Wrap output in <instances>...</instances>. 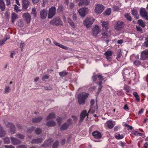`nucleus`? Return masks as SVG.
<instances>
[{
  "instance_id": "423d86ee",
  "label": "nucleus",
  "mask_w": 148,
  "mask_h": 148,
  "mask_svg": "<svg viewBox=\"0 0 148 148\" xmlns=\"http://www.w3.org/2000/svg\"><path fill=\"white\" fill-rule=\"evenodd\" d=\"M88 11V8L85 7H83L79 9L78 11V12L81 16L84 17Z\"/></svg>"
},
{
  "instance_id": "9d476101",
  "label": "nucleus",
  "mask_w": 148,
  "mask_h": 148,
  "mask_svg": "<svg viewBox=\"0 0 148 148\" xmlns=\"http://www.w3.org/2000/svg\"><path fill=\"white\" fill-rule=\"evenodd\" d=\"M30 2L28 0H22V9L24 11L27 10V9L29 6Z\"/></svg>"
},
{
  "instance_id": "13d9d810",
  "label": "nucleus",
  "mask_w": 148,
  "mask_h": 148,
  "mask_svg": "<svg viewBox=\"0 0 148 148\" xmlns=\"http://www.w3.org/2000/svg\"><path fill=\"white\" fill-rule=\"evenodd\" d=\"M119 9V8L118 6L115 5L113 7V10L114 11H116L118 10Z\"/></svg>"
},
{
  "instance_id": "8fccbe9b",
  "label": "nucleus",
  "mask_w": 148,
  "mask_h": 148,
  "mask_svg": "<svg viewBox=\"0 0 148 148\" xmlns=\"http://www.w3.org/2000/svg\"><path fill=\"white\" fill-rule=\"evenodd\" d=\"M145 41L143 44V46L148 47V40H147L146 38L145 39Z\"/></svg>"
},
{
  "instance_id": "052dcab7",
  "label": "nucleus",
  "mask_w": 148,
  "mask_h": 148,
  "mask_svg": "<svg viewBox=\"0 0 148 148\" xmlns=\"http://www.w3.org/2000/svg\"><path fill=\"white\" fill-rule=\"evenodd\" d=\"M10 92V87L9 86L6 87L5 89V93H8Z\"/></svg>"
},
{
  "instance_id": "473e14b6",
  "label": "nucleus",
  "mask_w": 148,
  "mask_h": 148,
  "mask_svg": "<svg viewBox=\"0 0 148 148\" xmlns=\"http://www.w3.org/2000/svg\"><path fill=\"white\" fill-rule=\"evenodd\" d=\"M56 117V115L53 112L49 114L46 119V120L49 119H53Z\"/></svg>"
},
{
  "instance_id": "393cba45",
  "label": "nucleus",
  "mask_w": 148,
  "mask_h": 148,
  "mask_svg": "<svg viewBox=\"0 0 148 148\" xmlns=\"http://www.w3.org/2000/svg\"><path fill=\"white\" fill-rule=\"evenodd\" d=\"M42 141V138L35 139L33 140L32 141V143L38 144L41 143Z\"/></svg>"
},
{
  "instance_id": "a18cd8bd",
  "label": "nucleus",
  "mask_w": 148,
  "mask_h": 148,
  "mask_svg": "<svg viewBox=\"0 0 148 148\" xmlns=\"http://www.w3.org/2000/svg\"><path fill=\"white\" fill-rule=\"evenodd\" d=\"M95 111V107L94 106H90V109L88 111L89 113H94Z\"/></svg>"
},
{
  "instance_id": "bf43d9fd",
  "label": "nucleus",
  "mask_w": 148,
  "mask_h": 148,
  "mask_svg": "<svg viewBox=\"0 0 148 148\" xmlns=\"http://www.w3.org/2000/svg\"><path fill=\"white\" fill-rule=\"evenodd\" d=\"M49 78V76L47 75H46L42 77V80L43 81H45L46 79H48Z\"/></svg>"
},
{
  "instance_id": "49530a36",
  "label": "nucleus",
  "mask_w": 148,
  "mask_h": 148,
  "mask_svg": "<svg viewBox=\"0 0 148 148\" xmlns=\"http://www.w3.org/2000/svg\"><path fill=\"white\" fill-rule=\"evenodd\" d=\"M115 138L117 139H122L123 138V136L122 134L120 135L118 134L115 136Z\"/></svg>"
},
{
  "instance_id": "09e8293b",
  "label": "nucleus",
  "mask_w": 148,
  "mask_h": 148,
  "mask_svg": "<svg viewBox=\"0 0 148 148\" xmlns=\"http://www.w3.org/2000/svg\"><path fill=\"white\" fill-rule=\"evenodd\" d=\"M14 9L16 12H19L21 11V10H20L19 9V7H18L17 5H14Z\"/></svg>"
},
{
  "instance_id": "6ab92c4d",
  "label": "nucleus",
  "mask_w": 148,
  "mask_h": 148,
  "mask_svg": "<svg viewBox=\"0 0 148 148\" xmlns=\"http://www.w3.org/2000/svg\"><path fill=\"white\" fill-rule=\"evenodd\" d=\"M101 23L103 29L107 30L108 28L109 22L108 21H101Z\"/></svg>"
},
{
  "instance_id": "0eeeda50",
  "label": "nucleus",
  "mask_w": 148,
  "mask_h": 148,
  "mask_svg": "<svg viewBox=\"0 0 148 148\" xmlns=\"http://www.w3.org/2000/svg\"><path fill=\"white\" fill-rule=\"evenodd\" d=\"M140 15L143 18H145L146 20L148 21V16L147 12L145 8H141L140 9Z\"/></svg>"
},
{
  "instance_id": "a19ab883",
  "label": "nucleus",
  "mask_w": 148,
  "mask_h": 148,
  "mask_svg": "<svg viewBox=\"0 0 148 148\" xmlns=\"http://www.w3.org/2000/svg\"><path fill=\"white\" fill-rule=\"evenodd\" d=\"M68 22L71 27H75V24L72 21L71 19L69 18L68 19Z\"/></svg>"
},
{
  "instance_id": "7ed1b4c3",
  "label": "nucleus",
  "mask_w": 148,
  "mask_h": 148,
  "mask_svg": "<svg viewBox=\"0 0 148 148\" xmlns=\"http://www.w3.org/2000/svg\"><path fill=\"white\" fill-rule=\"evenodd\" d=\"M94 21V19L93 18L87 17L84 20V24L87 28H88L91 27Z\"/></svg>"
},
{
  "instance_id": "e2e57ef3",
  "label": "nucleus",
  "mask_w": 148,
  "mask_h": 148,
  "mask_svg": "<svg viewBox=\"0 0 148 148\" xmlns=\"http://www.w3.org/2000/svg\"><path fill=\"white\" fill-rule=\"evenodd\" d=\"M34 127H32L31 128L27 130V132L31 133L33 131Z\"/></svg>"
},
{
  "instance_id": "6e6d98bb",
  "label": "nucleus",
  "mask_w": 148,
  "mask_h": 148,
  "mask_svg": "<svg viewBox=\"0 0 148 148\" xmlns=\"http://www.w3.org/2000/svg\"><path fill=\"white\" fill-rule=\"evenodd\" d=\"M35 132L37 134H39L41 132V130L39 128H37L35 130Z\"/></svg>"
},
{
  "instance_id": "c85d7f7f",
  "label": "nucleus",
  "mask_w": 148,
  "mask_h": 148,
  "mask_svg": "<svg viewBox=\"0 0 148 148\" xmlns=\"http://www.w3.org/2000/svg\"><path fill=\"white\" fill-rule=\"evenodd\" d=\"M69 126V124H67V122H65L61 125L60 128V130H66Z\"/></svg>"
},
{
  "instance_id": "f8f14e48",
  "label": "nucleus",
  "mask_w": 148,
  "mask_h": 148,
  "mask_svg": "<svg viewBox=\"0 0 148 148\" xmlns=\"http://www.w3.org/2000/svg\"><path fill=\"white\" fill-rule=\"evenodd\" d=\"M48 14V11L47 9L41 10L40 12V16L42 19H45L47 17Z\"/></svg>"
},
{
  "instance_id": "dca6fc26",
  "label": "nucleus",
  "mask_w": 148,
  "mask_h": 148,
  "mask_svg": "<svg viewBox=\"0 0 148 148\" xmlns=\"http://www.w3.org/2000/svg\"><path fill=\"white\" fill-rule=\"evenodd\" d=\"M92 30V34L94 36H96L99 33L100 31L99 26L96 25L93 28Z\"/></svg>"
},
{
  "instance_id": "c03bdc74",
  "label": "nucleus",
  "mask_w": 148,
  "mask_h": 148,
  "mask_svg": "<svg viewBox=\"0 0 148 148\" xmlns=\"http://www.w3.org/2000/svg\"><path fill=\"white\" fill-rule=\"evenodd\" d=\"M59 144V141L58 140L56 141L53 144L52 146L53 148H57L58 147Z\"/></svg>"
},
{
  "instance_id": "9b49d317",
  "label": "nucleus",
  "mask_w": 148,
  "mask_h": 148,
  "mask_svg": "<svg viewBox=\"0 0 148 148\" xmlns=\"http://www.w3.org/2000/svg\"><path fill=\"white\" fill-rule=\"evenodd\" d=\"M140 59L143 60L148 59V50H145L142 52Z\"/></svg>"
},
{
  "instance_id": "0e129e2a",
  "label": "nucleus",
  "mask_w": 148,
  "mask_h": 148,
  "mask_svg": "<svg viewBox=\"0 0 148 148\" xmlns=\"http://www.w3.org/2000/svg\"><path fill=\"white\" fill-rule=\"evenodd\" d=\"M27 146L25 145H21L18 146L17 148H27Z\"/></svg>"
},
{
  "instance_id": "4c0bfd02",
  "label": "nucleus",
  "mask_w": 148,
  "mask_h": 148,
  "mask_svg": "<svg viewBox=\"0 0 148 148\" xmlns=\"http://www.w3.org/2000/svg\"><path fill=\"white\" fill-rule=\"evenodd\" d=\"M17 25L20 27H23L24 25V23L22 19L19 20L17 22Z\"/></svg>"
},
{
  "instance_id": "ea45409f",
  "label": "nucleus",
  "mask_w": 148,
  "mask_h": 148,
  "mask_svg": "<svg viewBox=\"0 0 148 148\" xmlns=\"http://www.w3.org/2000/svg\"><path fill=\"white\" fill-rule=\"evenodd\" d=\"M122 56V54L121 52V50L120 49H119L117 52V59H118L119 58Z\"/></svg>"
},
{
  "instance_id": "f03ea898",
  "label": "nucleus",
  "mask_w": 148,
  "mask_h": 148,
  "mask_svg": "<svg viewBox=\"0 0 148 148\" xmlns=\"http://www.w3.org/2000/svg\"><path fill=\"white\" fill-rule=\"evenodd\" d=\"M50 23L51 25L55 26L62 25V22L58 16L55 17L50 21Z\"/></svg>"
},
{
  "instance_id": "338daca9",
  "label": "nucleus",
  "mask_w": 148,
  "mask_h": 148,
  "mask_svg": "<svg viewBox=\"0 0 148 148\" xmlns=\"http://www.w3.org/2000/svg\"><path fill=\"white\" fill-rule=\"evenodd\" d=\"M125 90L127 92H129V87L128 86H126L125 87Z\"/></svg>"
},
{
  "instance_id": "c9c22d12",
  "label": "nucleus",
  "mask_w": 148,
  "mask_h": 148,
  "mask_svg": "<svg viewBox=\"0 0 148 148\" xmlns=\"http://www.w3.org/2000/svg\"><path fill=\"white\" fill-rule=\"evenodd\" d=\"M68 73V72L64 70L60 72L59 73V75L61 77H63L65 76Z\"/></svg>"
},
{
  "instance_id": "5fc2aeb1",
  "label": "nucleus",
  "mask_w": 148,
  "mask_h": 148,
  "mask_svg": "<svg viewBox=\"0 0 148 148\" xmlns=\"http://www.w3.org/2000/svg\"><path fill=\"white\" fill-rule=\"evenodd\" d=\"M141 62L138 60H135L134 62V63L136 66H138L140 64Z\"/></svg>"
},
{
  "instance_id": "6e6552de",
  "label": "nucleus",
  "mask_w": 148,
  "mask_h": 148,
  "mask_svg": "<svg viewBox=\"0 0 148 148\" xmlns=\"http://www.w3.org/2000/svg\"><path fill=\"white\" fill-rule=\"evenodd\" d=\"M10 128L9 132L12 134H14L16 132V129L15 126L13 124L8 123V124L6 126Z\"/></svg>"
},
{
  "instance_id": "4468645a",
  "label": "nucleus",
  "mask_w": 148,
  "mask_h": 148,
  "mask_svg": "<svg viewBox=\"0 0 148 148\" xmlns=\"http://www.w3.org/2000/svg\"><path fill=\"white\" fill-rule=\"evenodd\" d=\"M92 135L95 138L99 139L101 138L102 135L101 133L98 131H95L92 133Z\"/></svg>"
},
{
  "instance_id": "58836bf2",
  "label": "nucleus",
  "mask_w": 148,
  "mask_h": 148,
  "mask_svg": "<svg viewBox=\"0 0 148 148\" xmlns=\"http://www.w3.org/2000/svg\"><path fill=\"white\" fill-rule=\"evenodd\" d=\"M111 13L110 8H108L103 13V14L104 16L109 15Z\"/></svg>"
},
{
  "instance_id": "79ce46f5",
  "label": "nucleus",
  "mask_w": 148,
  "mask_h": 148,
  "mask_svg": "<svg viewBox=\"0 0 148 148\" xmlns=\"http://www.w3.org/2000/svg\"><path fill=\"white\" fill-rule=\"evenodd\" d=\"M133 95L135 97L136 100L137 101H138L140 100V98L139 97V96L138 95L137 93L136 92H133Z\"/></svg>"
},
{
  "instance_id": "a878e982",
  "label": "nucleus",
  "mask_w": 148,
  "mask_h": 148,
  "mask_svg": "<svg viewBox=\"0 0 148 148\" xmlns=\"http://www.w3.org/2000/svg\"><path fill=\"white\" fill-rule=\"evenodd\" d=\"M89 0H83L82 1L79 3V6L84 5H89Z\"/></svg>"
},
{
  "instance_id": "a211bd4d",
  "label": "nucleus",
  "mask_w": 148,
  "mask_h": 148,
  "mask_svg": "<svg viewBox=\"0 0 148 148\" xmlns=\"http://www.w3.org/2000/svg\"><path fill=\"white\" fill-rule=\"evenodd\" d=\"M43 117L42 116H40L37 117L33 118L32 122L34 123H37L40 122L43 119Z\"/></svg>"
},
{
  "instance_id": "e433bc0d",
  "label": "nucleus",
  "mask_w": 148,
  "mask_h": 148,
  "mask_svg": "<svg viewBox=\"0 0 148 148\" xmlns=\"http://www.w3.org/2000/svg\"><path fill=\"white\" fill-rule=\"evenodd\" d=\"M124 16L127 20L129 21H132V18L130 15L129 13H125L124 14Z\"/></svg>"
},
{
  "instance_id": "4d7b16f0",
  "label": "nucleus",
  "mask_w": 148,
  "mask_h": 148,
  "mask_svg": "<svg viewBox=\"0 0 148 148\" xmlns=\"http://www.w3.org/2000/svg\"><path fill=\"white\" fill-rule=\"evenodd\" d=\"M9 38H6L5 39H4L2 40H1L0 41V45H2Z\"/></svg>"
},
{
  "instance_id": "c756f323",
  "label": "nucleus",
  "mask_w": 148,
  "mask_h": 148,
  "mask_svg": "<svg viewBox=\"0 0 148 148\" xmlns=\"http://www.w3.org/2000/svg\"><path fill=\"white\" fill-rule=\"evenodd\" d=\"M31 14L33 16V17L34 18H36L37 17V12L36 11V10L35 7L32 8V12H31Z\"/></svg>"
},
{
  "instance_id": "f3484780",
  "label": "nucleus",
  "mask_w": 148,
  "mask_h": 148,
  "mask_svg": "<svg viewBox=\"0 0 148 148\" xmlns=\"http://www.w3.org/2000/svg\"><path fill=\"white\" fill-rule=\"evenodd\" d=\"M10 139L14 145H17L21 143V141L18 138L14 137H11Z\"/></svg>"
},
{
  "instance_id": "774afa93",
  "label": "nucleus",
  "mask_w": 148,
  "mask_h": 148,
  "mask_svg": "<svg viewBox=\"0 0 148 148\" xmlns=\"http://www.w3.org/2000/svg\"><path fill=\"white\" fill-rule=\"evenodd\" d=\"M144 147L145 148H148V142H146L144 144Z\"/></svg>"
},
{
  "instance_id": "39448f33",
  "label": "nucleus",
  "mask_w": 148,
  "mask_h": 148,
  "mask_svg": "<svg viewBox=\"0 0 148 148\" xmlns=\"http://www.w3.org/2000/svg\"><path fill=\"white\" fill-rule=\"evenodd\" d=\"M56 8L55 7L52 6L49 8L48 11V19L52 18L56 14Z\"/></svg>"
},
{
  "instance_id": "ddd939ff",
  "label": "nucleus",
  "mask_w": 148,
  "mask_h": 148,
  "mask_svg": "<svg viewBox=\"0 0 148 148\" xmlns=\"http://www.w3.org/2000/svg\"><path fill=\"white\" fill-rule=\"evenodd\" d=\"M23 17L25 20L26 21L27 23H30L31 19V16L28 13H25L23 15Z\"/></svg>"
},
{
  "instance_id": "69168bd1",
  "label": "nucleus",
  "mask_w": 148,
  "mask_h": 148,
  "mask_svg": "<svg viewBox=\"0 0 148 148\" xmlns=\"http://www.w3.org/2000/svg\"><path fill=\"white\" fill-rule=\"evenodd\" d=\"M4 147L5 148H15L14 147L11 145H4Z\"/></svg>"
},
{
  "instance_id": "680f3d73",
  "label": "nucleus",
  "mask_w": 148,
  "mask_h": 148,
  "mask_svg": "<svg viewBox=\"0 0 148 148\" xmlns=\"http://www.w3.org/2000/svg\"><path fill=\"white\" fill-rule=\"evenodd\" d=\"M90 106H94L93 105L95 103V100L94 99H92L90 101Z\"/></svg>"
},
{
  "instance_id": "20e7f679",
  "label": "nucleus",
  "mask_w": 148,
  "mask_h": 148,
  "mask_svg": "<svg viewBox=\"0 0 148 148\" xmlns=\"http://www.w3.org/2000/svg\"><path fill=\"white\" fill-rule=\"evenodd\" d=\"M114 28L118 31L122 30L125 26L124 22L120 21H116L115 24Z\"/></svg>"
},
{
  "instance_id": "72a5a7b5",
  "label": "nucleus",
  "mask_w": 148,
  "mask_h": 148,
  "mask_svg": "<svg viewBox=\"0 0 148 148\" xmlns=\"http://www.w3.org/2000/svg\"><path fill=\"white\" fill-rule=\"evenodd\" d=\"M5 132L3 129V127L0 125V137H2L5 136Z\"/></svg>"
},
{
  "instance_id": "5701e85b",
  "label": "nucleus",
  "mask_w": 148,
  "mask_h": 148,
  "mask_svg": "<svg viewBox=\"0 0 148 148\" xmlns=\"http://www.w3.org/2000/svg\"><path fill=\"white\" fill-rule=\"evenodd\" d=\"M53 42L54 45L56 46H58L59 47H60L63 49H64L67 50L68 49V47L65 46L63 45L56 42L55 40H54L53 41Z\"/></svg>"
},
{
  "instance_id": "f704fd0d",
  "label": "nucleus",
  "mask_w": 148,
  "mask_h": 148,
  "mask_svg": "<svg viewBox=\"0 0 148 148\" xmlns=\"http://www.w3.org/2000/svg\"><path fill=\"white\" fill-rule=\"evenodd\" d=\"M138 24L141 26L144 27L145 26V23L142 19H139L138 21Z\"/></svg>"
},
{
  "instance_id": "1a4fd4ad",
  "label": "nucleus",
  "mask_w": 148,
  "mask_h": 148,
  "mask_svg": "<svg viewBox=\"0 0 148 148\" xmlns=\"http://www.w3.org/2000/svg\"><path fill=\"white\" fill-rule=\"evenodd\" d=\"M104 8V6L100 4L97 5L95 9V12L98 14H100L103 11Z\"/></svg>"
},
{
  "instance_id": "864d4df0",
  "label": "nucleus",
  "mask_w": 148,
  "mask_h": 148,
  "mask_svg": "<svg viewBox=\"0 0 148 148\" xmlns=\"http://www.w3.org/2000/svg\"><path fill=\"white\" fill-rule=\"evenodd\" d=\"M97 77V75L94 74L92 78L93 82H95L96 81Z\"/></svg>"
},
{
  "instance_id": "7c9ffc66",
  "label": "nucleus",
  "mask_w": 148,
  "mask_h": 148,
  "mask_svg": "<svg viewBox=\"0 0 148 148\" xmlns=\"http://www.w3.org/2000/svg\"><path fill=\"white\" fill-rule=\"evenodd\" d=\"M65 9L63 6L61 4L59 5L57 9V12L59 13H62L64 10Z\"/></svg>"
},
{
  "instance_id": "2f4dec72",
  "label": "nucleus",
  "mask_w": 148,
  "mask_h": 148,
  "mask_svg": "<svg viewBox=\"0 0 148 148\" xmlns=\"http://www.w3.org/2000/svg\"><path fill=\"white\" fill-rule=\"evenodd\" d=\"M0 8L2 11H3L5 8V3L3 0H0Z\"/></svg>"
},
{
  "instance_id": "f257e3e1",
  "label": "nucleus",
  "mask_w": 148,
  "mask_h": 148,
  "mask_svg": "<svg viewBox=\"0 0 148 148\" xmlns=\"http://www.w3.org/2000/svg\"><path fill=\"white\" fill-rule=\"evenodd\" d=\"M88 94L84 92L79 94L77 97L79 104L82 105L85 104L86 100L88 97Z\"/></svg>"
},
{
  "instance_id": "2eb2a0df",
  "label": "nucleus",
  "mask_w": 148,
  "mask_h": 148,
  "mask_svg": "<svg viewBox=\"0 0 148 148\" xmlns=\"http://www.w3.org/2000/svg\"><path fill=\"white\" fill-rule=\"evenodd\" d=\"M87 115L86 110H84L82 112L80 115V119L79 121V123L80 124L82 122L86 116Z\"/></svg>"
},
{
  "instance_id": "bb28decb",
  "label": "nucleus",
  "mask_w": 148,
  "mask_h": 148,
  "mask_svg": "<svg viewBox=\"0 0 148 148\" xmlns=\"http://www.w3.org/2000/svg\"><path fill=\"white\" fill-rule=\"evenodd\" d=\"M18 18V15L15 13L12 12L11 16V21L12 23H13L16 19Z\"/></svg>"
},
{
  "instance_id": "b1692460",
  "label": "nucleus",
  "mask_w": 148,
  "mask_h": 148,
  "mask_svg": "<svg viewBox=\"0 0 148 148\" xmlns=\"http://www.w3.org/2000/svg\"><path fill=\"white\" fill-rule=\"evenodd\" d=\"M131 12L132 14L136 19L139 18V16L138 15V12L137 10L133 9L131 10Z\"/></svg>"
},
{
  "instance_id": "412c9836",
  "label": "nucleus",
  "mask_w": 148,
  "mask_h": 148,
  "mask_svg": "<svg viewBox=\"0 0 148 148\" xmlns=\"http://www.w3.org/2000/svg\"><path fill=\"white\" fill-rule=\"evenodd\" d=\"M112 51H107L105 52L104 55L106 56V59L109 61H110L111 58L110 57L112 56Z\"/></svg>"
},
{
  "instance_id": "cd10ccee",
  "label": "nucleus",
  "mask_w": 148,
  "mask_h": 148,
  "mask_svg": "<svg viewBox=\"0 0 148 148\" xmlns=\"http://www.w3.org/2000/svg\"><path fill=\"white\" fill-rule=\"evenodd\" d=\"M106 124L108 127L110 129L112 128L114 126L113 122L111 121H107L106 123Z\"/></svg>"
},
{
  "instance_id": "3c124183",
  "label": "nucleus",
  "mask_w": 148,
  "mask_h": 148,
  "mask_svg": "<svg viewBox=\"0 0 148 148\" xmlns=\"http://www.w3.org/2000/svg\"><path fill=\"white\" fill-rule=\"evenodd\" d=\"M136 29L137 30L140 32V33H143V30L139 26H136Z\"/></svg>"
},
{
  "instance_id": "aec40b11",
  "label": "nucleus",
  "mask_w": 148,
  "mask_h": 148,
  "mask_svg": "<svg viewBox=\"0 0 148 148\" xmlns=\"http://www.w3.org/2000/svg\"><path fill=\"white\" fill-rule=\"evenodd\" d=\"M53 141V140L52 139L50 138L48 140L45 141L43 144L42 145V146L45 147L49 146L51 145V143Z\"/></svg>"
},
{
  "instance_id": "37998d69",
  "label": "nucleus",
  "mask_w": 148,
  "mask_h": 148,
  "mask_svg": "<svg viewBox=\"0 0 148 148\" xmlns=\"http://www.w3.org/2000/svg\"><path fill=\"white\" fill-rule=\"evenodd\" d=\"M15 136L21 139H23L25 137L24 135L20 133L16 134Z\"/></svg>"
},
{
  "instance_id": "4be33fe9",
  "label": "nucleus",
  "mask_w": 148,
  "mask_h": 148,
  "mask_svg": "<svg viewBox=\"0 0 148 148\" xmlns=\"http://www.w3.org/2000/svg\"><path fill=\"white\" fill-rule=\"evenodd\" d=\"M56 123V122L53 121L51 120L47 122L46 123L47 126L49 127H53L55 126Z\"/></svg>"
},
{
  "instance_id": "de8ad7c7",
  "label": "nucleus",
  "mask_w": 148,
  "mask_h": 148,
  "mask_svg": "<svg viewBox=\"0 0 148 148\" xmlns=\"http://www.w3.org/2000/svg\"><path fill=\"white\" fill-rule=\"evenodd\" d=\"M5 143L9 144L10 143V141L9 138L6 137L3 139Z\"/></svg>"
},
{
  "instance_id": "603ef678",
  "label": "nucleus",
  "mask_w": 148,
  "mask_h": 148,
  "mask_svg": "<svg viewBox=\"0 0 148 148\" xmlns=\"http://www.w3.org/2000/svg\"><path fill=\"white\" fill-rule=\"evenodd\" d=\"M102 38H107L109 37L108 34L106 32L102 33Z\"/></svg>"
}]
</instances>
